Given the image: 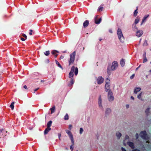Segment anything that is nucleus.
Here are the masks:
<instances>
[{"mask_svg":"<svg viewBox=\"0 0 151 151\" xmlns=\"http://www.w3.org/2000/svg\"><path fill=\"white\" fill-rule=\"evenodd\" d=\"M72 128V126L71 124H70L69 125V129L71 130Z\"/></svg>","mask_w":151,"mask_h":151,"instance_id":"nucleus-40","label":"nucleus"},{"mask_svg":"<svg viewBox=\"0 0 151 151\" xmlns=\"http://www.w3.org/2000/svg\"><path fill=\"white\" fill-rule=\"evenodd\" d=\"M129 107V105L128 104H127L126 105V107L127 108H128Z\"/></svg>","mask_w":151,"mask_h":151,"instance_id":"nucleus-51","label":"nucleus"},{"mask_svg":"<svg viewBox=\"0 0 151 151\" xmlns=\"http://www.w3.org/2000/svg\"><path fill=\"white\" fill-rule=\"evenodd\" d=\"M117 34L120 41L122 42H124V38L123 35L122 31L120 29H118L117 31Z\"/></svg>","mask_w":151,"mask_h":151,"instance_id":"nucleus-3","label":"nucleus"},{"mask_svg":"<svg viewBox=\"0 0 151 151\" xmlns=\"http://www.w3.org/2000/svg\"><path fill=\"white\" fill-rule=\"evenodd\" d=\"M145 58L144 59L143 61V63H144L147 62V60L146 57V54H145Z\"/></svg>","mask_w":151,"mask_h":151,"instance_id":"nucleus-37","label":"nucleus"},{"mask_svg":"<svg viewBox=\"0 0 151 151\" xmlns=\"http://www.w3.org/2000/svg\"><path fill=\"white\" fill-rule=\"evenodd\" d=\"M111 112V109L107 108L105 111V114L106 115L109 114Z\"/></svg>","mask_w":151,"mask_h":151,"instance_id":"nucleus-19","label":"nucleus"},{"mask_svg":"<svg viewBox=\"0 0 151 151\" xmlns=\"http://www.w3.org/2000/svg\"><path fill=\"white\" fill-rule=\"evenodd\" d=\"M141 89L140 87H135L134 88V93L135 94H137L138 92H139Z\"/></svg>","mask_w":151,"mask_h":151,"instance_id":"nucleus-14","label":"nucleus"},{"mask_svg":"<svg viewBox=\"0 0 151 151\" xmlns=\"http://www.w3.org/2000/svg\"><path fill=\"white\" fill-rule=\"evenodd\" d=\"M132 28L133 30L134 31H136L137 30V29H138L137 27H136V24H132Z\"/></svg>","mask_w":151,"mask_h":151,"instance_id":"nucleus-21","label":"nucleus"},{"mask_svg":"<svg viewBox=\"0 0 151 151\" xmlns=\"http://www.w3.org/2000/svg\"><path fill=\"white\" fill-rule=\"evenodd\" d=\"M116 136L117 137V139H119L122 136V134L119 132H117L116 133Z\"/></svg>","mask_w":151,"mask_h":151,"instance_id":"nucleus-22","label":"nucleus"},{"mask_svg":"<svg viewBox=\"0 0 151 151\" xmlns=\"http://www.w3.org/2000/svg\"><path fill=\"white\" fill-rule=\"evenodd\" d=\"M74 69L75 67L73 66H72L71 68L70 71L69 73V78H72L73 76V73L74 71Z\"/></svg>","mask_w":151,"mask_h":151,"instance_id":"nucleus-8","label":"nucleus"},{"mask_svg":"<svg viewBox=\"0 0 151 151\" xmlns=\"http://www.w3.org/2000/svg\"><path fill=\"white\" fill-rule=\"evenodd\" d=\"M60 136H61V134H58V137H59V138L60 139Z\"/></svg>","mask_w":151,"mask_h":151,"instance_id":"nucleus-49","label":"nucleus"},{"mask_svg":"<svg viewBox=\"0 0 151 151\" xmlns=\"http://www.w3.org/2000/svg\"><path fill=\"white\" fill-rule=\"evenodd\" d=\"M76 54V52L74 51L70 55V58L68 60L69 65H70L74 63L75 59Z\"/></svg>","mask_w":151,"mask_h":151,"instance_id":"nucleus-2","label":"nucleus"},{"mask_svg":"<svg viewBox=\"0 0 151 151\" xmlns=\"http://www.w3.org/2000/svg\"><path fill=\"white\" fill-rule=\"evenodd\" d=\"M0 132L1 135L5 136L6 135V133L7 132V131H6L4 129H2L0 130Z\"/></svg>","mask_w":151,"mask_h":151,"instance_id":"nucleus-11","label":"nucleus"},{"mask_svg":"<svg viewBox=\"0 0 151 151\" xmlns=\"http://www.w3.org/2000/svg\"><path fill=\"white\" fill-rule=\"evenodd\" d=\"M118 63L116 61H114L112 63L111 67H108L107 68V73L110 74L111 71L115 70L118 67Z\"/></svg>","mask_w":151,"mask_h":151,"instance_id":"nucleus-1","label":"nucleus"},{"mask_svg":"<svg viewBox=\"0 0 151 151\" xmlns=\"http://www.w3.org/2000/svg\"><path fill=\"white\" fill-rule=\"evenodd\" d=\"M51 130V128L50 127H47L45 130L44 132V134H47L48 132Z\"/></svg>","mask_w":151,"mask_h":151,"instance_id":"nucleus-20","label":"nucleus"},{"mask_svg":"<svg viewBox=\"0 0 151 151\" xmlns=\"http://www.w3.org/2000/svg\"><path fill=\"white\" fill-rule=\"evenodd\" d=\"M55 63L60 68H62V67L61 66V65H60V64L58 62V61L57 60H55Z\"/></svg>","mask_w":151,"mask_h":151,"instance_id":"nucleus-33","label":"nucleus"},{"mask_svg":"<svg viewBox=\"0 0 151 151\" xmlns=\"http://www.w3.org/2000/svg\"><path fill=\"white\" fill-rule=\"evenodd\" d=\"M50 51H46L45 52H44V54L46 56H48L50 54Z\"/></svg>","mask_w":151,"mask_h":151,"instance_id":"nucleus-31","label":"nucleus"},{"mask_svg":"<svg viewBox=\"0 0 151 151\" xmlns=\"http://www.w3.org/2000/svg\"><path fill=\"white\" fill-rule=\"evenodd\" d=\"M14 102H12V103L10 105V107L11 108V109L12 110H13L14 109Z\"/></svg>","mask_w":151,"mask_h":151,"instance_id":"nucleus-30","label":"nucleus"},{"mask_svg":"<svg viewBox=\"0 0 151 151\" xmlns=\"http://www.w3.org/2000/svg\"><path fill=\"white\" fill-rule=\"evenodd\" d=\"M52 123V121H49L47 125V126L48 127H50Z\"/></svg>","mask_w":151,"mask_h":151,"instance_id":"nucleus-27","label":"nucleus"},{"mask_svg":"<svg viewBox=\"0 0 151 151\" xmlns=\"http://www.w3.org/2000/svg\"><path fill=\"white\" fill-rule=\"evenodd\" d=\"M29 31H30V32L29 33V34L30 35H32V32L33 31L32 29H30L29 30Z\"/></svg>","mask_w":151,"mask_h":151,"instance_id":"nucleus-42","label":"nucleus"},{"mask_svg":"<svg viewBox=\"0 0 151 151\" xmlns=\"http://www.w3.org/2000/svg\"><path fill=\"white\" fill-rule=\"evenodd\" d=\"M143 46H147L148 45V43H147V41L146 40H145V41L144 42L143 44Z\"/></svg>","mask_w":151,"mask_h":151,"instance_id":"nucleus-36","label":"nucleus"},{"mask_svg":"<svg viewBox=\"0 0 151 151\" xmlns=\"http://www.w3.org/2000/svg\"><path fill=\"white\" fill-rule=\"evenodd\" d=\"M129 138V136L128 135H126L125 136V139H128Z\"/></svg>","mask_w":151,"mask_h":151,"instance_id":"nucleus-50","label":"nucleus"},{"mask_svg":"<svg viewBox=\"0 0 151 151\" xmlns=\"http://www.w3.org/2000/svg\"><path fill=\"white\" fill-rule=\"evenodd\" d=\"M109 31L111 33H112V30L111 29H109Z\"/></svg>","mask_w":151,"mask_h":151,"instance_id":"nucleus-52","label":"nucleus"},{"mask_svg":"<svg viewBox=\"0 0 151 151\" xmlns=\"http://www.w3.org/2000/svg\"><path fill=\"white\" fill-rule=\"evenodd\" d=\"M140 66H141V65H140L139 66V67L136 69V70H137L140 67Z\"/></svg>","mask_w":151,"mask_h":151,"instance_id":"nucleus-56","label":"nucleus"},{"mask_svg":"<svg viewBox=\"0 0 151 151\" xmlns=\"http://www.w3.org/2000/svg\"><path fill=\"white\" fill-rule=\"evenodd\" d=\"M142 92H141L137 95V97L140 100H141L142 101L143 99L142 98Z\"/></svg>","mask_w":151,"mask_h":151,"instance_id":"nucleus-23","label":"nucleus"},{"mask_svg":"<svg viewBox=\"0 0 151 151\" xmlns=\"http://www.w3.org/2000/svg\"><path fill=\"white\" fill-rule=\"evenodd\" d=\"M97 16H96L94 19L95 22L96 24H99L100 23V22H101V18H100L99 19V20H97L96 19L97 18Z\"/></svg>","mask_w":151,"mask_h":151,"instance_id":"nucleus-16","label":"nucleus"},{"mask_svg":"<svg viewBox=\"0 0 151 151\" xmlns=\"http://www.w3.org/2000/svg\"><path fill=\"white\" fill-rule=\"evenodd\" d=\"M101 40H102V39H101V38H100V39H99V41H101Z\"/></svg>","mask_w":151,"mask_h":151,"instance_id":"nucleus-58","label":"nucleus"},{"mask_svg":"<svg viewBox=\"0 0 151 151\" xmlns=\"http://www.w3.org/2000/svg\"><path fill=\"white\" fill-rule=\"evenodd\" d=\"M105 88L106 91H109L110 90V83L109 82H106Z\"/></svg>","mask_w":151,"mask_h":151,"instance_id":"nucleus-10","label":"nucleus"},{"mask_svg":"<svg viewBox=\"0 0 151 151\" xmlns=\"http://www.w3.org/2000/svg\"><path fill=\"white\" fill-rule=\"evenodd\" d=\"M125 63V62L124 60L123 59H122L120 62V64L122 66V67H123Z\"/></svg>","mask_w":151,"mask_h":151,"instance_id":"nucleus-24","label":"nucleus"},{"mask_svg":"<svg viewBox=\"0 0 151 151\" xmlns=\"http://www.w3.org/2000/svg\"><path fill=\"white\" fill-rule=\"evenodd\" d=\"M136 35L138 37H140L142 34V30H138L136 33Z\"/></svg>","mask_w":151,"mask_h":151,"instance_id":"nucleus-13","label":"nucleus"},{"mask_svg":"<svg viewBox=\"0 0 151 151\" xmlns=\"http://www.w3.org/2000/svg\"><path fill=\"white\" fill-rule=\"evenodd\" d=\"M132 151H139V150H137V149H135L134 150H133Z\"/></svg>","mask_w":151,"mask_h":151,"instance_id":"nucleus-54","label":"nucleus"},{"mask_svg":"<svg viewBox=\"0 0 151 151\" xmlns=\"http://www.w3.org/2000/svg\"><path fill=\"white\" fill-rule=\"evenodd\" d=\"M134 74H133L131 76H130V78L131 79H132L134 76Z\"/></svg>","mask_w":151,"mask_h":151,"instance_id":"nucleus-43","label":"nucleus"},{"mask_svg":"<svg viewBox=\"0 0 151 151\" xmlns=\"http://www.w3.org/2000/svg\"><path fill=\"white\" fill-rule=\"evenodd\" d=\"M51 53L55 56V58H56L58 55L57 53H58L59 52L56 50H53L51 51Z\"/></svg>","mask_w":151,"mask_h":151,"instance_id":"nucleus-12","label":"nucleus"},{"mask_svg":"<svg viewBox=\"0 0 151 151\" xmlns=\"http://www.w3.org/2000/svg\"><path fill=\"white\" fill-rule=\"evenodd\" d=\"M74 83V81H73V79L72 78L71 79V81H70V83L68 84V86H70L72 85Z\"/></svg>","mask_w":151,"mask_h":151,"instance_id":"nucleus-29","label":"nucleus"},{"mask_svg":"<svg viewBox=\"0 0 151 151\" xmlns=\"http://www.w3.org/2000/svg\"><path fill=\"white\" fill-rule=\"evenodd\" d=\"M150 72H151V69L149 71Z\"/></svg>","mask_w":151,"mask_h":151,"instance_id":"nucleus-61","label":"nucleus"},{"mask_svg":"<svg viewBox=\"0 0 151 151\" xmlns=\"http://www.w3.org/2000/svg\"><path fill=\"white\" fill-rule=\"evenodd\" d=\"M50 110L51 111V114H52V113L54 112L55 111V106H52V108L50 109Z\"/></svg>","mask_w":151,"mask_h":151,"instance_id":"nucleus-25","label":"nucleus"},{"mask_svg":"<svg viewBox=\"0 0 151 151\" xmlns=\"http://www.w3.org/2000/svg\"><path fill=\"white\" fill-rule=\"evenodd\" d=\"M89 22L88 20L85 21L83 23V25L84 27H87L88 25Z\"/></svg>","mask_w":151,"mask_h":151,"instance_id":"nucleus-18","label":"nucleus"},{"mask_svg":"<svg viewBox=\"0 0 151 151\" xmlns=\"http://www.w3.org/2000/svg\"><path fill=\"white\" fill-rule=\"evenodd\" d=\"M84 48H84V47L83 48V50H84Z\"/></svg>","mask_w":151,"mask_h":151,"instance_id":"nucleus-62","label":"nucleus"},{"mask_svg":"<svg viewBox=\"0 0 151 151\" xmlns=\"http://www.w3.org/2000/svg\"><path fill=\"white\" fill-rule=\"evenodd\" d=\"M149 16V15H148V14L144 16V17L143 19H142V22L141 23V25H142L143 24V23L146 21L147 19Z\"/></svg>","mask_w":151,"mask_h":151,"instance_id":"nucleus-15","label":"nucleus"},{"mask_svg":"<svg viewBox=\"0 0 151 151\" xmlns=\"http://www.w3.org/2000/svg\"><path fill=\"white\" fill-rule=\"evenodd\" d=\"M21 40L23 41H25L26 39H24V38H21Z\"/></svg>","mask_w":151,"mask_h":151,"instance_id":"nucleus-47","label":"nucleus"},{"mask_svg":"<svg viewBox=\"0 0 151 151\" xmlns=\"http://www.w3.org/2000/svg\"><path fill=\"white\" fill-rule=\"evenodd\" d=\"M78 70L77 67H76L75 69V73L76 75H77L78 73Z\"/></svg>","mask_w":151,"mask_h":151,"instance_id":"nucleus-35","label":"nucleus"},{"mask_svg":"<svg viewBox=\"0 0 151 151\" xmlns=\"http://www.w3.org/2000/svg\"><path fill=\"white\" fill-rule=\"evenodd\" d=\"M98 105L100 109L102 111H104V108L102 104V99L101 96L100 95L99 96L98 99Z\"/></svg>","mask_w":151,"mask_h":151,"instance_id":"nucleus-6","label":"nucleus"},{"mask_svg":"<svg viewBox=\"0 0 151 151\" xmlns=\"http://www.w3.org/2000/svg\"><path fill=\"white\" fill-rule=\"evenodd\" d=\"M83 129L82 128H80V131H79L80 134H82V133H83Z\"/></svg>","mask_w":151,"mask_h":151,"instance_id":"nucleus-38","label":"nucleus"},{"mask_svg":"<svg viewBox=\"0 0 151 151\" xmlns=\"http://www.w3.org/2000/svg\"><path fill=\"white\" fill-rule=\"evenodd\" d=\"M103 7L102 6H100L98 9V11L99 12H101L102 11Z\"/></svg>","mask_w":151,"mask_h":151,"instance_id":"nucleus-34","label":"nucleus"},{"mask_svg":"<svg viewBox=\"0 0 151 151\" xmlns=\"http://www.w3.org/2000/svg\"><path fill=\"white\" fill-rule=\"evenodd\" d=\"M146 142H147V143H149V141H147Z\"/></svg>","mask_w":151,"mask_h":151,"instance_id":"nucleus-59","label":"nucleus"},{"mask_svg":"<svg viewBox=\"0 0 151 151\" xmlns=\"http://www.w3.org/2000/svg\"><path fill=\"white\" fill-rule=\"evenodd\" d=\"M22 35H23V37H25V39H27V36H26V35L25 34H23Z\"/></svg>","mask_w":151,"mask_h":151,"instance_id":"nucleus-41","label":"nucleus"},{"mask_svg":"<svg viewBox=\"0 0 151 151\" xmlns=\"http://www.w3.org/2000/svg\"><path fill=\"white\" fill-rule=\"evenodd\" d=\"M139 20V18L138 17H137L135 20L134 23L135 24H137Z\"/></svg>","mask_w":151,"mask_h":151,"instance_id":"nucleus-26","label":"nucleus"},{"mask_svg":"<svg viewBox=\"0 0 151 151\" xmlns=\"http://www.w3.org/2000/svg\"><path fill=\"white\" fill-rule=\"evenodd\" d=\"M149 110V108H148L146 110V111H148Z\"/></svg>","mask_w":151,"mask_h":151,"instance_id":"nucleus-57","label":"nucleus"},{"mask_svg":"<svg viewBox=\"0 0 151 151\" xmlns=\"http://www.w3.org/2000/svg\"><path fill=\"white\" fill-rule=\"evenodd\" d=\"M122 151H126V150L124 148L122 147Z\"/></svg>","mask_w":151,"mask_h":151,"instance_id":"nucleus-46","label":"nucleus"},{"mask_svg":"<svg viewBox=\"0 0 151 151\" xmlns=\"http://www.w3.org/2000/svg\"><path fill=\"white\" fill-rule=\"evenodd\" d=\"M63 52V53H64V52Z\"/></svg>","mask_w":151,"mask_h":151,"instance_id":"nucleus-63","label":"nucleus"},{"mask_svg":"<svg viewBox=\"0 0 151 151\" xmlns=\"http://www.w3.org/2000/svg\"><path fill=\"white\" fill-rule=\"evenodd\" d=\"M137 9L138 7H137V9L134 11V17H136L137 16V14L138 13Z\"/></svg>","mask_w":151,"mask_h":151,"instance_id":"nucleus-28","label":"nucleus"},{"mask_svg":"<svg viewBox=\"0 0 151 151\" xmlns=\"http://www.w3.org/2000/svg\"><path fill=\"white\" fill-rule=\"evenodd\" d=\"M65 132H66V133L68 134V135L70 137V139L71 140L72 143H73V144L74 145V140H73V135L72 133L70 131H69L67 129H66L65 130Z\"/></svg>","mask_w":151,"mask_h":151,"instance_id":"nucleus-7","label":"nucleus"},{"mask_svg":"<svg viewBox=\"0 0 151 151\" xmlns=\"http://www.w3.org/2000/svg\"><path fill=\"white\" fill-rule=\"evenodd\" d=\"M64 57V56H63L61 55V56L60 57V59H62Z\"/></svg>","mask_w":151,"mask_h":151,"instance_id":"nucleus-48","label":"nucleus"},{"mask_svg":"<svg viewBox=\"0 0 151 151\" xmlns=\"http://www.w3.org/2000/svg\"><path fill=\"white\" fill-rule=\"evenodd\" d=\"M135 137L136 138V139H137L139 137V135L138 134L136 133L135 135Z\"/></svg>","mask_w":151,"mask_h":151,"instance_id":"nucleus-44","label":"nucleus"},{"mask_svg":"<svg viewBox=\"0 0 151 151\" xmlns=\"http://www.w3.org/2000/svg\"><path fill=\"white\" fill-rule=\"evenodd\" d=\"M24 88L26 89H28L27 86L26 85L24 86Z\"/></svg>","mask_w":151,"mask_h":151,"instance_id":"nucleus-45","label":"nucleus"},{"mask_svg":"<svg viewBox=\"0 0 151 151\" xmlns=\"http://www.w3.org/2000/svg\"><path fill=\"white\" fill-rule=\"evenodd\" d=\"M150 63H151V62H150Z\"/></svg>","mask_w":151,"mask_h":151,"instance_id":"nucleus-64","label":"nucleus"},{"mask_svg":"<svg viewBox=\"0 0 151 151\" xmlns=\"http://www.w3.org/2000/svg\"><path fill=\"white\" fill-rule=\"evenodd\" d=\"M141 39H140V41H139V42H140L141 41Z\"/></svg>","mask_w":151,"mask_h":151,"instance_id":"nucleus-60","label":"nucleus"},{"mask_svg":"<svg viewBox=\"0 0 151 151\" xmlns=\"http://www.w3.org/2000/svg\"><path fill=\"white\" fill-rule=\"evenodd\" d=\"M104 80V79L101 76H99L97 78V82L98 84H100L103 82Z\"/></svg>","mask_w":151,"mask_h":151,"instance_id":"nucleus-9","label":"nucleus"},{"mask_svg":"<svg viewBox=\"0 0 151 151\" xmlns=\"http://www.w3.org/2000/svg\"><path fill=\"white\" fill-rule=\"evenodd\" d=\"M131 99H132L133 100H134V97L132 96H131Z\"/></svg>","mask_w":151,"mask_h":151,"instance_id":"nucleus-53","label":"nucleus"},{"mask_svg":"<svg viewBox=\"0 0 151 151\" xmlns=\"http://www.w3.org/2000/svg\"><path fill=\"white\" fill-rule=\"evenodd\" d=\"M108 98L109 100L110 101H112L114 100V97L112 91L110 90H109L108 91Z\"/></svg>","mask_w":151,"mask_h":151,"instance_id":"nucleus-4","label":"nucleus"},{"mask_svg":"<svg viewBox=\"0 0 151 151\" xmlns=\"http://www.w3.org/2000/svg\"><path fill=\"white\" fill-rule=\"evenodd\" d=\"M74 145L73 144V143H72V145L70 146V148L71 150L72 151L73 150V146L74 145Z\"/></svg>","mask_w":151,"mask_h":151,"instance_id":"nucleus-39","label":"nucleus"},{"mask_svg":"<svg viewBox=\"0 0 151 151\" xmlns=\"http://www.w3.org/2000/svg\"><path fill=\"white\" fill-rule=\"evenodd\" d=\"M127 144L132 148L133 149L134 148V144L133 142H127Z\"/></svg>","mask_w":151,"mask_h":151,"instance_id":"nucleus-17","label":"nucleus"},{"mask_svg":"<svg viewBox=\"0 0 151 151\" xmlns=\"http://www.w3.org/2000/svg\"><path fill=\"white\" fill-rule=\"evenodd\" d=\"M140 135L142 139L145 140L148 139H149L145 131L142 132L140 133Z\"/></svg>","mask_w":151,"mask_h":151,"instance_id":"nucleus-5","label":"nucleus"},{"mask_svg":"<svg viewBox=\"0 0 151 151\" xmlns=\"http://www.w3.org/2000/svg\"><path fill=\"white\" fill-rule=\"evenodd\" d=\"M39 89V88H36V89H35V90H34V93L35 92V91H36L37 90H38Z\"/></svg>","mask_w":151,"mask_h":151,"instance_id":"nucleus-55","label":"nucleus"},{"mask_svg":"<svg viewBox=\"0 0 151 151\" xmlns=\"http://www.w3.org/2000/svg\"><path fill=\"white\" fill-rule=\"evenodd\" d=\"M69 119V116L68 115V114H66L64 117V119L65 120H67L68 119Z\"/></svg>","mask_w":151,"mask_h":151,"instance_id":"nucleus-32","label":"nucleus"}]
</instances>
